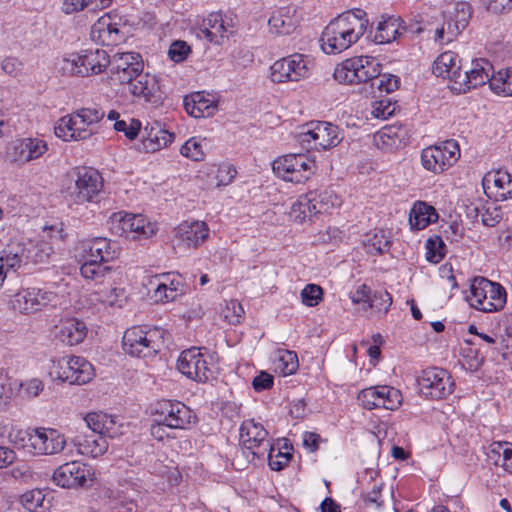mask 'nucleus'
I'll return each mask as SVG.
<instances>
[{
	"instance_id": "obj_1",
	"label": "nucleus",
	"mask_w": 512,
	"mask_h": 512,
	"mask_svg": "<svg viewBox=\"0 0 512 512\" xmlns=\"http://www.w3.org/2000/svg\"><path fill=\"white\" fill-rule=\"evenodd\" d=\"M333 76L341 84H368L374 98L395 91L400 82L395 75L381 74L380 63L371 56L345 59L335 67Z\"/></svg>"
},
{
	"instance_id": "obj_2",
	"label": "nucleus",
	"mask_w": 512,
	"mask_h": 512,
	"mask_svg": "<svg viewBox=\"0 0 512 512\" xmlns=\"http://www.w3.org/2000/svg\"><path fill=\"white\" fill-rule=\"evenodd\" d=\"M111 79L120 84H127L128 91L135 97L150 102L160 89L156 76L142 73L141 57L135 52L117 53L108 65Z\"/></svg>"
},
{
	"instance_id": "obj_3",
	"label": "nucleus",
	"mask_w": 512,
	"mask_h": 512,
	"mask_svg": "<svg viewBox=\"0 0 512 512\" xmlns=\"http://www.w3.org/2000/svg\"><path fill=\"white\" fill-rule=\"evenodd\" d=\"M369 20L362 9L348 10L333 19L322 32L321 48L326 54H338L365 34Z\"/></svg>"
},
{
	"instance_id": "obj_4",
	"label": "nucleus",
	"mask_w": 512,
	"mask_h": 512,
	"mask_svg": "<svg viewBox=\"0 0 512 512\" xmlns=\"http://www.w3.org/2000/svg\"><path fill=\"white\" fill-rule=\"evenodd\" d=\"M468 301L471 307L479 311L493 313L504 308L507 293L501 284L484 277H475L470 286Z\"/></svg>"
},
{
	"instance_id": "obj_5",
	"label": "nucleus",
	"mask_w": 512,
	"mask_h": 512,
	"mask_svg": "<svg viewBox=\"0 0 512 512\" xmlns=\"http://www.w3.org/2000/svg\"><path fill=\"white\" fill-rule=\"evenodd\" d=\"M159 338L157 327L133 326L124 332L122 348L133 357L154 358L159 352Z\"/></svg>"
},
{
	"instance_id": "obj_6",
	"label": "nucleus",
	"mask_w": 512,
	"mask_h": 512,
	"mask_svg": "<svg viewBox=\"0 0 512 512\" xmlns=\"http://www.w3.org/2000/svg\"><path fill=\"white\" fill-rule=\"evenodd\" d=\"M50 375L55 379L69 384L84 385L94 376V367L81 356H64L53 360Z\"/></svg>"
},
{
	"instance_id": "obj_7",
	"label": "nucleus",
	"mask_w": 512,
	"mask_h": 512,
	"mask_svg": "<svg viewBox=\"0 0 512 512\" xmlns=\"http://www.w3.org/2000/svg\"><path fill=\"white\" fill-rule=\"evenodd\" d=\"M240 445L248 461L264 460L267 453L272 450L268 432L261 423L254 419L242 422L240 426Z\"/></svg>"
},
{
	"instance_id": "obj_8",
	"label": "nucleus",
	"mask_w": 512,
	"mask_h": 512,
	"mask_svg": "<svg viewBox=\"0 0 512 512\" xmlns=\"http://www.w3.org/2000/svg\"><path fill=\"white\" fill-rule=\"evenodd\" d=\"M274 173L285 181L304 183L316 171V162L306 154H287L274 160Z\"/></svg>"
},
{
	"instance_id": "obj_9",
	"label": "nucleus",
	"mask_w": 512,
	"mask_h": 512,
	"mask_svg": "<svg viewBox=\"0 0 512 512\" xmlns=\"http://www.w3.org/2000/svg\"><path fill=\"white\" fill-rule=\"evenodd\" d=\"M298 142L307 150H327L337 146L341 138L339 128L329 122H311L302 127Z\"/></svg>"
},
{
	"instance_id": "obj_10",
	"label": "nucleus",
	"mask_w": 512,
	"mask_h": 512,
	"mask_svg": "<svg viewBox=\"0 0 512 512\" xmlns=\"http://www.w3.org/2000/svg\"><path fill=\"white\" fill-rule=\"evenodd\" d=\"M310 61L306 55L293 53L276 60L270 67L273 83L298 82L310 74Z\"/></svg>"
},
{
	"instance_id": "obj_11",
	"label": "nucleus",
	"mask_w": 512,
	"mask_h": 512,
	"mask_svg": "<svg viewBox=\"0 0 512 512\" xmlns=\"http://www.w3.org/2000/svg\"><path fill=\"white\" fill-rule=\"evenodd\" d=\"M459 145L446 140L438 145L426 147L421 152L422 166L434 174H440L451 167L459 158Z\"/></svg>"
},
{
	"instance_id": "obj_12",
	"label": "nucleus",
	"mask_w": 512,
	"mask_h": 512,
	"mask_svg": "<svg viewBox=\"0 0 512 512\" xmlns=\"http://www.w3.org/2000/svg\"><path fill=\"white\" fill-rule=\"evenodd\" d=\"M58 302L57 293L33 287L17 292L11 300V306L20 313L33 314L47 307H56Z\"/></svg>"
},
{
	"instance_id": "obj_13",
	"label": "nucleus",
	"mask_w": 512,
	"mask_h": 512,
	"mask_svg": "<svg viewBox=\"0 0 512 512\" xmlns=\"http://www.w3.org/2000/svg\"><path fill=\"white\" fill-rule=\"evenodd\" d=\"M421 393L431 399H444L454 391V381L447 370L437 367L422 371L418 378Z\"/></svg>"
},
{
	"instance_id": "obj_14",
	"label": "nucleus",
	"mask_w": 512,
	"mask_h": 512,
	"mask_svg": "<svg viewBox=\"0 0 512 512\" xmlns=\"http://www.w3.org/2000/svg\"><path fill=\"white\" fill-rule=\"evenodd\" d=\"M126 22L117 13H107L101 16L91 28V37L94 41L114 46L124 41L126 36Z\"/></svg>"
},
{
	"instance_id": "obj_15",
	"label": "nucleus",
	"mask_w": 512,
	"mask_h": 512,
	"mask_svg": "<svg viewBox=\"0 0 512 512\" xmlns=\"http://www.w3.org/2000/svg\"><path fill=\"white\" fill-rule=\"evenodd\" d=\"M74 188L71 197L76 204L91 202L103 188L101 174L91 167H78L74 171Z\"/></svg>"
},
{
	"instance_id": "obj_16",
	"label": "nucleus",
	"mask_w": 512,
	"mask_h": 512,
	"mask_svg": "<svg viewBox=\"0 0 512 512\" xmlns=\"http://www.w3.org/2000/svg\"><path fill=\"white\" fill-rule=\"evenodd\" d=\"M46 151L47 144L41 139H17L8 144L5 152V160L11 165L21 167L30 161L38 159Z\"/></svg>"
},
{
	"instance_id": "obj_17",
	"label": "nucleus",
	"mask_w": 512,
	"mask_h": 512,
	"mask_svg": "<svg viewBox=\"0 0 512 512\" xmlns=\"http://www.w3.org/2000/svg\"><path fill=\"white\" fill-rule=\"evenodd\" d=\"M52 479L62 488L84 487L93 482L94 472L90 466L79 461H71L55 469Z\"/></svg>"
},
{
	"instance_id": "obj_18",
	"label": "nucleus",
	"mask_w": 512,
	"mask_h": 512,
	"mask_svg": "<svg viewBox=\"0 0 512 512\" xmlns=\"http://www.w3.org/2000/svg\"><path fill=\"white\" fill-rule=\"evenodd\" d=\"M111 219L116 231L131 240L148 238L156 232L155 227L141 214L117 212Z\"/></svg>"
},
{
	"instance_id": "obj_19",
	"label": "nucleus",
	"mask_w": 512,
	"mask_h": 512,
	"mask_svg": "<svg viewBox=\"0 0 512 512\" xmlns=\"http://www.w3.org/2000/svg\"><path fill=\"white\" fill-rule=\"evenodd\" d=\"M493 75V66L488 60L476 59L472 61L469 69L462 70L456 85H451L450 88L458 94L466 93L472 88L490 84Z\"/></svg>"
},
{
	"instance_id": "obj_20",
	"label": "nucleus",
	"mask_w": 512,
	"mask_h": 512,
	"mask_svg": "<svg viewBox=\"0 0 512 512\" xmlns=\"http://www.w3.org/2000/svg\"><path fill=\"white\" fill-rule=\"evenodd\" d=\"M177 369L186 377L203 383L207 382L213 374L204 355L197 347L184 350L180 354Z\"/></svg>"
},
{
	"instance_id": "obj_21",
	"label": "nucleus",
	"mask_w": 512,
	"mask_h": 512,
	"mask_svg": "<svg viewBox=\"0 0 512 512\" xmlns=\"http://www.w3.org/2000/svg\"><path fill=\"white\" fill-rule=\"evenodd\" d=\"M61 239L60 229L55 226L44 227L39 240L24 245L26 260L35 264L47 263L54 254V245Z\"/></svg>"
},
{
	"instance_id": "obj_22",
	"label": "nucleus",
	"mask_w": 512,
	"mask_h": 512,
	"mask_svg": "<svg viewBox=\"0 0 512 512\" xmlns=\"http://www.w3.org/2000/svg\"><path fill=\"white\" fill-rule=\"evenodd\" d=\"M66 445L65 436L55 429H33L29 439V453L35 456L60 453Z\"/></svg>"
},
{
	"instance_id": "obj_23",
	"label": "nucleus",
	"mask_w": 512,
	"mask_h": 512,
	"mask_svg": "<svg viewBox=\"0 0 512 512\" xmlns=\"http://www.w3.org/2000/svg\"><path fill=\"white\" fill-rule=\"evenodd\" d=\"M172 242L188 248H198L209 236V227L204 221H183L173 229Z\"/></svg>"
},
{
	"instance_id": "obj_24",
	"label": "nucleus",
	"mask_w": 512,
	"mask_h": 512,
	"mask_svg": "<svg viewBox=\"0 0 512 512\" xmlns=\"http://www.w3.org/2000/svg\"><path fill=\"white\" fill-rule=\"evenodd\" d=\"M234 24L231 18L220 12H212L203 19L200 32L211 43L221 45L224 40L234 33Z\"/></svg>"
},
{
	"instance_id": "obj_25",
	"label": "nucleus",
	"mask_w": 512,
	"mask_h": 512,
	"mask_svg": "<svg viewBox=\"0 0 512 512\" xmlns=\"http://www.w3.org/2000/svg\"><path fill=\"white\" fill-rule=\"evenodd\" d=\"M96 133L74 112L60 118L55 126V135L64 141L86 140Z\"/></svg>"
},
{
	"instance_id": "obj_26",
	"label": "nucleus",
	"mask_w": 512,
	"mask_h": 512,
	"mask_svg": "<svg viewBox=\"0 0 512 512\" xmlns=\"http://www.w3.org/2000/svg\"><path fill=\"white\" fill-rule=\"evenodd\" d=\"M485 193L496 201L512 198V175L507 171L497 170L488 172L483 178Z\"/></svg>"
},
{
	"instance_id": "obj_27",
	"label": "nucleus",
	"mask_w": 512,
	"mask_h": 512,
	"mask_svg": "<svg viewBox=\"0 0 512 512\" xmlns=\"http://www.w3.org/2000/svg\"><path fill=\"white\" fill-rule=\"evenodd\" d=\"M87 335L85 323L77 318L61 319L54 327V336L64 344L74 346L81 343Z\"/></svg>"
},
{
	"instance_id": "obj_28",
	"label": "nucleus",
	"mask_w": 512,
	"mask_h": 512,
	"mask_svg": "<svg viewBox=\"0 0 512 512\" xmlns=\"http://www.w3.org/2000/svg\"><path fill=\"white\" fill-rule=\"evenodd\" d=\"M183 104L186 112L194 118L211 117L217 110L216 99L204 92H195L185 96Z\"/></svg>"
},
{
	"instance_id": "obj_29",
	"label": "nucleus",
	"mask_w": 512,
	"mask_h": 512,
	"mask_svg": "<svg viewBox=\"0 0 512 512\" xmlns=\"http://www.w3.org/2000/svg\"><path fill=\"white\" fill-rule=\"evenodd\" d=\"M462 72L461 60L457 53L446 51L441 53L433 64V73L437 77L447 78L451 85H456Z\"/></svg>"
},
{
	"instance_id": "obj_30",
	"label": "nucleus",
	"mask_w": 512,
	"mask_h": 512,
	"mask_svg": "<svg viewBox=\"0 0 512 512\" xmlns=\"http://www.w3.org/2000/svg\"><path fill=\"white\" fill-rule=\"evenodd\" d=\"M162 426L184 429L190 423L191 411L182 402L162 401Z\"/></svg>"
},
{
	"instance_id": "obj_31",
	"label": "nucleus",
	"mask_w": 512,
	"mask_h": 512,
	"mask_svg": "<svg viewBox=\"0 0 512 512\" xmlns=\"http://www.w3.org/2000/svg\"><path fill=\"white\" fill-rule=\"evenodd\" d=\"M375 145L384 151L398 149L406 145L408 141V130L399 125L383 127L374 135Z\"/></svg>"
},
{
	"instance_id": "obj_32",
	"label": "nucleus",
	"mask_w": 512,
	"mask_h": 512,
	"mask_svg": "<svg viewBox=\"0 0 512 512\" xmlns=\"http://www.w3.org/2000/svg\"><path fill=\"white\" fill-rule=\"evenodd\" d=\"M81 275L98 285L111 284L120 276V272L95 259H88L80 267Z\"/></svg>"
},
{
	"instance_id": "obj_33",
	"label": "nucleus",
	"mask_w": 512,
	"mask_h": 512,
	"mask_svg": "<svg viewBox=\"0 0 512 512\" xmlns=\"http://www.w3.org/2000/svg\"><path fill=\"white\" fill-rule=\"evenodd\" d=\"M73 442L80 454L92 458L103 455L108 449L106 438L94 433L78 435Z\"/></svg>"
},
{
	"instance_id": "obj_34",
	"label": "nucleus",
	"mask_w": 512,
	"mask_h": 512,
	"mask_svg": "<svg viewBox=\"0 0 512 512\" xmlns=\"http://www.w3.org/2000/svg\"><path fill=\"white\" fill-rule=\"evenodd\" d=\"M437 219L436 209L423 201L415 202L409 213V225L412 230L425 229L429 224L436 222Z\"/></svg>"
},
{
	"instance_id": "obj_35",
	"label": "nucleus",
	"mask_w": 512,
	"mask_h": 512,
	"mask_svg": "<svg viewBox=\"0 0 512 512\" xmlns=\"http://www.w3.org/2000/svg\"><path fill=\"white\" fill-rule=\"evenodd\" d=\"M88 249V259H95L102 263L115 259L120 253L118 243L107 238H95L91 240Z\"/></svg>"
},
{
	"instance_id": "obj_36",
	"label": "nucleus",
	"mask_w": 512,
	"mask_h": 512,
	"mask_svg": "<svg viewBox=\"0 0 512 512\" xmlns=\"http://www.w3.org/2000/svg\"><path fill=\"white\" fill-rule=\"evenodd\" d=\"M182 276L175 272L162 273V303L174 302L185 294Z\"/></svg>"
},
{
	"instance_id": "obj_37",
	"label": "nucleus",
	"mask_w": 512,
	"mask_h": 512,
	"mask_svg": "<svg viewBox=\"0 0 512 512\" xmlns=\"http://www.w3.org/2000/svg\"><path fill=\"white\" fill-rule=\"evenodd\" d=\"M269 31L275 35H288L295 29V22L289 7H281L269 18Z\"/></svg>"
},
{
	"instance_id": "obj_38",
	"label": "nucleus",
	"mask_w": 512,
	"mask_h": 512,
	"mask_svg": "<svg viewBox=\"0 0 512 512\" xmlns=\"http://www.w3.org/2000/svg\"><path fill=\"white\" fill-rule=\"evenodd\" d=\"M26 260L25 246L21 243L8 244L0 254V263L8 272H16Z\"/></svg>"
},
{
	"instance_id": "obj_39",
	"label": "nucleus",
	"mask_w": 512,
	"mask_h": 512,
	"mask_svg": "<svg viewBox=\"0 0 512 512\" xmlns=\"http://www.w3.org/2000/svg\"><path fill=\"white\" fill-rule=\"evenodd\" d=\"M307 197L311 200L312 212L316 214L327 213L341 204L340 198L332 190L309 192Z\"/></svg>"
},
{
	"instance_id": "obj_40",
	"label": "nucleus",
	"mask_w": 512,
	"mask_h": 512,
	"mask_svg": "<svg viewBox=\"0 0 512 512\" xmlns=\"http://www.w3.org/2000/svg\"><path fill=\"white\" fill-rule=\"evenodd\" d=\"M401 29L400 18L388 17L378 23L374 41L378 44L390 43L401 35Z\"/></svg>"
},
{
	"instance_id": "obj_41",
	"label": "nucleus",
	"mask_w": 512,
	"mask_h": 512,
	"mask_svg": "<svg viewBox=\"0 0 512 512\" xmlns=\"http://www.w3.org/2000/svg\"><path fill=\"white\" fill-rule=\"evenodd\" d=\"M84 68L88 70V75L99 74L110 63L107 52L103 49H88L81 54Z\"/></svg>"
},
{
	"instance_id": "obj_42",
	"label": "nucleus",
	"mask_w": 512,
	"mask_h": 512,
	"mask_svg": "<svg viewBox=\"0 0 512 512\" xmlns=\"http://www.w3.org/2000/svg\"><path fill=\"white\" fill-rule=\"evenodd\" d=\"M451 16V20L455 22V28L449 31V38L455 39L467 26L472 15L469 3L457 2L452 11L446 12Z\"/></svg>"
},
{
	"instance_id": "obj_43",
	"label": "nucleus",
	"mask_w": 512,
	"mask_h": 512,
	"mask_svg": "<svg viewBox=\"0 0 512 512\" xmlns=\"http://www.w3.org/2000/svg\"><path fill=\"white\" fill-rule=\"evenodd\" d=\"M21 505L29 512H43L51 505L50 499L46 498L41 489H32L26 491L20 497Z\"/></svg>"
},
{
	"instance_id": "obj_44",
	"label": "nucleus",
	"mask_w": 512,
	"mask_h": 512,
	"mask_svg": "<svg viewBox=\"0 0 512 512\" xmlns=\"http://www.w3.org/2000/svg\"><path fill=\"white\" fill-rule=\"evenodd\" d=\"M511 442L494 441L487 448V459L496 468H503L510 454Z\"/></svg>"
},
{
	"instance_id": "obj_45",
	"label": "nucleus",
	"mask_w": 512,
	"mask_h": 512,
	"mask_svg": "<svg viewBox=\"0 0 512 512\" xmlns=\"http://www.w3.org/2000/svg\"><path fill=\"white\" fill-rule=\"evenodd\" d=\"M490 89L497 95L512 96V67L494 73Z\"/></svg>"
},
{
	"instance_id": "obj_46",
	"label": "nucleus",
	"mask_w": 512,
	"mask_h": 512,
	"mask_svg": "<svg viewBox=\"0 0 512 512\" xmlns=\"http://www.w3.org/2000/svg\"><path fill=\"white\" fill-rule=\"evenodd\" d=\"M147 124L144 127L143 136L137 149L144 153H154L160 150V128L157 126Z\"/></svg>"
},
{
	"instance_id": "obj_47",
	"label": "nucleus",
	"mask_w": 512,
	"mask_h": 512,
	"mask_svg": "<svg viewBox=\"0 0 512 512\" xmlns=\"http://www.w3.org/2000/svg\"><path fill=\"white\" fill-rule=\"evenodd\" d=\"M313 215L315 213L312 212L311 200L307 197V194L299 196L288 212L290 220L298 223L304 222Z\"/></svg>"
},
{
	"instance_id": "obj_48",
	"label": "nucleus",
	"mask_w": 512,
	"mask_h": 512,
	"mask_svg": "<svg viewBox=\"0 0 512 512\" xmlns=\"http://www.w3.org/2000/svg\"><path fill=\"white\" fill-rule=\"evenodd\" d=\"M445 247L441 236H431L426 241V259L434 264L439 263L445 256Z\"/></svg>"
},
{
	"instance_id": "obj_49",
	"label": "nucleus",
	"mask_w": 512,
	"mask_h": 512,
	"mask_svg": "<svg viewBox=\"0 0 512 512\" xmlns=\"http://www.w3.org/2000/svg\"><path fill=\"white\" fill-rule=\"evenodd\" d=\"M108 285L109 289L100 288L99 291H97V293L100 295L101 302L111 307H121L123 301H125L126 298L124 290L115 286V281Z\"/></svg>"
},
{
	"instance_id": "obj_50",
	"label": "nucleus",
	"mask_w": 512,
	"mask_h": 512,
	"mask_svg": "<svg viewBox=\"0 0 512 512\" xmlns=\"http://www.w3.org/2000/svg\"><path fill=\"white\" fill-rule=\"evenodd\" d=\"M60 69L64 74L88 76V70L84 68L81 54H72L63 58Z\"/></svg>"
},
{
	"instance_id": "obj_51",
	"label": "nucleus",
	"mask_w": 512,
	"mask_h": 512,
	"mask_svg": "<svg viewBox=\"0 0 512 512\" xmlns=\"http://www.w3.org/2000/svg\"><path fill=\"white\" fill-rule=\"evenodd\" d=\"M383 392H381V386H373L365 388L358 394V400L362 406L368 410L380 408L378 401L381 400Z\"/></svg>"
},
{
	"instance_id": "obj_52",
	"label": "nucleus",
	"mask_w": 512,
	"mask_h": 512,
	"mask_svg": "<svg viewBox=\"0 0 512 512\" xmlns=\"http://www.w3.org/2000/svg\"><path fill=\"white\" fill-rule=\"evenodd\" d=\"M221 314L227 323L237 325L243 321L245 311L237 300H230L226 302Z\"/></svg>"
},
{
	"instance_id": "obj_53",
	"label": "nucleus",
	"mask_w": 512,
	"mask_h": 512,
	"mask_svg": "<svg viewBox=\"0 0 512 512\" xmlns=\"http://www.w3.org/2000/svg\"><path fill=\"white\" fill-rule=\"evenodd\" d=\"M297 354L289 350H279L278 369L283 375H291L298 368Z\"/></svg>"
},
{
	"instance_id": "obj_54",
	"label": "nucleus",
	"mask_w": 512,
	"mask_h": 512,
	"mask_svg": "<svg viewBox=\"0 0 512 512\" xmlns=\"http://www.w3.org/2000/svg\"><path fill=\"white\" fill-rule=\"evenodd\" d=\"M381 392H383V396L381 397V400L378 401L380 408L388 410L397 409L402 401L401 392L394 387L386 385L381 386Z\"/></svg>"
},
{
	"instance_id": "obj_55",
	"label": "nucleus",
	"mask_w": 512,
	"mask_h": 512,
	"mask_svg": "<svg viewBox=\"0 0 512 512\" xmlns=\"http://www.w3.org/2000/svg\"><path fill=\"white\" fill-rule=\"evenodd\" d=\"M141 127V122L135 118H130L129 122L125 120H117L113 125L115 131L122 132L125 137L131 141L138 137Z\"/></svg>"
},
{
	"instance_id": "obj_56",
	"label": "nucleus",
	"mask_w": 512,
	"mask_h": 512,
	"mask_svg": "<svg viewBox=\"0 0 512 512\" xmlns=\"http://www.w3.org/2000/svg\"><path fill=\"white\" fill-rule=\"evenodd\" d=\"M478 215L481 217V222L487 227L496 226L503 218L502 209L495 205L477 209Z\"/></svg>"
},
{
	"instance_id": "obj_57",
	"label": "nucleus",
	"mask_w": 512,
	"mask_h": 512,
	"mask_svg": "<svg viewBox=\"0 0 512 512\" xmlns=\"http://www.w3.org/2000/svg\"><path fill=\"white\" fill-rule=\"evenodd\" d=\"M301 299L304 305L315 307L323 299V289L317 284H307L301 291Z\"/></svg>"
},
{
	"instance_id": "obj_58",
	"label": "nucleus",
	"mask_w": 512,
	"mask_h": 512,
	"mask_svg": "<svg viewBox=\"0 0 512 512\" xmlns=\"http://www.w3.org/2000/svg\"><path fill=\"white\" fill-rule=\"evenodd\" d=\"M180 152L183 156L190 158L193 161H201L205 156L201 141L195 137L188 139L182 145Z\"/></svg>"
},
{
	"instance_id": "obj_59",
	"label": "nucleus",
	"mask_w": 512,
	"mask_h": 512,
	"mask_svg": "<svg viewBox=\"0 0 512 512\" xmlns=\"http://www.w3.org/2000/svg\"><path fill=\"white\" fill-rule=\"evenodd\" d=\"M392 305V296L385 290L374 291L368 308H374L382 314H386Z\"/></svg>"
},
{
	"instance_id": "obj_60",
	"label": "nucleus",
	"mask_w": 512,
	"mask_h": 512,
	"mask_svg": "<svg viewBox=\"0 0 512 512\" xmlns=\"http://www.w3.org/2000/svg\"><path fill=\"white\" fill-rule=\"evenodd\" d=\"M74 113L80 117L82 122H85L91 128H93V125L100 122L105 116L104 111L98 107L81 108L76 110Z\"/></svg>"
},
{
	"instance_id": "obj_61",
	"label": "nucleus",
	"mask_w": 512,
	"mask_h": 512,
	"mask_svg": "<svg viewBox=\"0 0 512 512\" xmlns=\"http://www.w3.org/2000/svg\"><path fill=\"white\" fill-rule=\"evenodd\" d=\"M389 245L390 241L381 230L374 232L373 235L368 237L366 241V246L368 247L369 251H374L377 254H382L389 248Z\"/></svg>"
},
{
	"instance_id": "obj_62",
	"label": "nucleus",
	"mask_w": 512,
	"mask_h": 512,
	"mask_svg": "<svg viewBox=\"0 0 512 512\" xmlns=\"http://www.w3.org/2000/svg\"><path fill=\"white\" fill-rule=\"evenodd\" d=\"M33 430H24L12 427L8 434V440L11 444L26 449L29 453V439L32 438Z\"/></svg>"
},
{
	"instance_id": "obj_63",
	"label": "nucleus",
	"mask_w": 512,
	"mask_h": 512,
	"mask_svg": "<svg viewBox=\"0 0 512 512\" xmlns=\"http://www.w3.org/2000/svg\"><path fill=\"white\" fill-rule=\"evenodd\" d=\"M190 46L182 40L174 41L168 50V57L175 63L183 62L190 54Z\"/></svg>"
},
{
	"instance_id": "obj_64",
	"label": "nucleus",
	"mask_w": 512,
	"mask_h": 512,
	"mask_svg": "<svg viewBox=\"0 0 512 512\" xmlns=\"http://www.w3.org/2000/svg\"><path fill=\"white\" fill-rule=\"evenodd\" d=\"M84 420L92 433L101 435L105 421H107V414L103 412H91L85 416Z\"/></svg>"
}]
</instances>
